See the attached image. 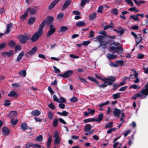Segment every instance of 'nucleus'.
<instances>
[{
    "instance_id": "1",
    "label": "nucleus",
    "mask_w": 148,
    "mask_h": 148,
    "mask_svg": "<svg viewBox=\"0 0 148 148\" xmlns=\"http://www.w3.org/2000/svg\"><path fill=\"white\" fill-rule=\"evenodd\" d=\"M110 41L113 42L110 44V45H114L117 46L116 47H110V51L111 52L112 51H113L112 52V53H123V48L120 43L115 42L114 40H110Z\"/></svg>"
},
{
    "instance_id": "2",
    "label": "nucleus",
    "mask_w": 148,
    "mask_h": 148,
    "mask_svg": "<svg viewBox=\"0 0 148 148\" xmlns=\"http://www.w3.org/2000/svg\"><path fill=\"white\" fill-rule=\"evenodd\" d=\"M43 33L39 31H37L32 36L31 40L32 42H35L38 40L42 35Z\"/></svg>"
},
{
    "instance_id": "3",
    "label": "nucleus",
    "mask_w": 148,
    "mask_h": 148,
    "mask_svg": "<svg viewBox=\"0 0 148 148\" xmlns=\"http://www.w3.org/2000/svg\"><path fill=\"white\" fill-rule=\"evenodd\" d=\"M73 73V71L71 70L67 71L64 72V74H59L58 76H60L64 78H68Z\"/></svg>"
},
{
    "instance_id": "4",
    "label": "nucleus",
    "mask_w": 148,
    "mask_h": 148,
    "mask_svg": "<svg viewBox=\"0 0 148 148\" xmlns=\"http://www.w3.org/2000/svg\"><path fill=\"white\" fill-rule=\"evenodd\" d=\"M28 37L26 35H20L18 36L20 42L21 43H25L27 40Z\"/></svg>"
},
{
    "instance_id": "5",
    "label": "nucleus",
    "mask_w": 148,
    "mask_h": 148,
    "mask_svg": "<svg viewBox=\"0 0 148 148\" xmlns=\"http://www.w3.org/2000/svg\"><path fill=\"white\" fill-rule=\"evenodd\" d=\"M50 29L48 31L47 34V37H49L56 30V29L53 25H50Z\"/></svg>"
},
{
    "instance_id": "6",
    "label": "nucleus",
    "mask_w": 148,
    "mask_h": 148,
    "mask_svg": "<svg viewBox=\"0 0 148 148\" xmlns=\"http://www.w3.org/2000/svg\"><path fill=\"white\" fill-rule=\"evenodd\" d=\"M145 89H142L140 91V92L143 95L147 96L148 95V82L145 85Z\"/></svg>"
},
{
    "instance_id": "7",
    "label": "nucleus",
    "mask_w": 148,
    "mask_h": 148,
    "mask_svg": "<svg viewBox=\"0 0 148 148\" xmlns=\"http://www.w3.org/2000/svg\"><path fill=\"white\" fill-rule=\"evenodd\" d=\"M103 118V114L102 113L99 114L98 115V117L97 118H95V121L98 123H100Z\"/></svg>"
},
{
    "instance_id": "8",
    "label": "nucleus",
    "mask_w": 148,
    "mask_h": 148,
    "mask_svg": "<svg viewBox=\"0 0 148 148\" xmlns=\"http://www.w3.org/2000/svg\"><path fill=\"white\" fill-rule=\"evenodd\" d=\"M107 80L108 82V84L111 85L115 81L116 78L112 76H110L108 78Z\"/></svg>"
},
{
    "instance_id": "9",
    "label": "nucleus",
    "mask_w": 148,
    "mask_h": 148,
    "mask_svg": "<svg viewBox=\"0 0 148 148\" xmlns=\"http://www.w3.org/2000/svg\"><path fill=\"white\" fill-rule=\"evenodd\" d=\"M104 38V36H97V38L98 41L100 42V45H104L105 46V44H103V43L104 42V41H103Z\"/></svg>"
},
{
    "instance_id": "10",
    "label": "nucleus",
    "mask_w": 148,
    "mask_h": 148,
    "mask_svg": "<svg viewBox=\"0 0 148 148\" xmlns=\"http://www.w3.org/2000/svg\"><path fill=\"white\" fill-rule=\"evenodd\" d=\"M46 23V21L45 20H44L41 23L40 26L39 27V29L38 30V31H39L40 32L43 33V28L45 24Z\"/></svg>"
},
{
    "instance_id": "11",
    "label": "nucleus",
    "mask_w": 148,
    "mask_h": 148,
    "mask_svg": "<svg viewBox=\"0 0 148 148\" xmlns=\"http://www.w3.org/2000/svg\"><path fill=\"white\" fill-rule=\"evenodd\" d=\"M113 113L115 116L118 117L121 114V111L115 108L114 109Z\"/></svg>"
},
{
    "instance_id": "12",
    "label": "nucleus",
    "mask_w": 148,
    "mask_h": 148,
    "mask_svg": "<svg viewBox=\"0 0 148 148\" xmlns=\"http://www.w3.org/2000/svg\"><path fill=\"white\" fill-rule=\"evenodd\" d=\"M12 27V23H10L8 24L7 26V29L5 32V34H7L9 33Z\"/></svg>"
},
{
    "instance_id": "13",
    "label": "nucleus",
    "mask_w": 148,
    "mask_h": 148,
    "mask_svg": "<svg viewBox=\"0 0 148 148\" xmlns=\"http://www.w3.org/2000/svg\"><path fill=\"white\" fill-rule=\"evenodd\" d=\"M87 78L89 80L94 82V83L96 84L98 87V86L99 85V82L96 80L95 78L93 77H91L90 76L88 77Z\"/></svg>"
},
{
    "instance_id": "14",
    "label": "nucleus",
    "mask_w": 148,
    "mask_h": 148,
    "mask_svg": "<svg viewBox=\"0 0 148 148\" xmlns=\"http://www.w3.org/2000/svg\"><path fill=\"white\" fill-rule=\"evenodd\" d=\"M92 127V126L90 124H87L85 126L84 130L85 132H89Z\"/></svg>"
},
{
    "instance_id": "15",
    "label": "nucleus",
    "mask_w": 148,
    "mask_h": 148,
    "mask_svg": "<svg viewBox=\"0 0 148 148\" xmlns=\"http://www.w3.org/2000/svg\"><path fill=\"white\" fill-rule=\"evenodd\" d=\"M71 2V0H66L63 5V8L65 9L67 8V7L70 5Z\"/></svg>"
},
{
    "instance_id": "16",
    "label": "nucleus",
    "mask_w": 148,
    "mask_h": 148,
    "mask_svg": "<svg viewBox=\"0 0 148 148\" xmlns=\"http://www.w3.org/2000/svg\"><path fill=\"white\" fill-rule=\"evenodd\" d=\"M107 57L110 60H114L117 58V57L116 55L110 53L107 54Z\"/></svg>"
},
{
    "instance_id": "17",
    "label": "nucleus",
    "mask_w": 148,
    "mask_h": 148,
    "mask_svg": "<svg viewBox=\"0 0 148 148\" xmlns=\"http://www.w3.org/2000/svg\"><path fill=\"white\" fill-rule=\"evenodd\" d=\"M59 0H54L49 5V8H53L55 5L59 1Z\"/></svg>"
},
{
    "instance_id": "18",
    "label": "nucleus",
    "mask_w": 148,
    "mask_h": 148,
    "mask_svg": "<svg viewBox=\"0 0 148 148\" xmlns=\"http://www.w3.org/2000/svg\"><path fill=\"white\" fill-rule=\"evenodd\" d=\"M3 132L5 135H8L10 133V131L7 127H4L3 128Z\"/></svg>"
},
{
    "instance_id": "19",
    "label": "nucleus",
    "mask_w": 148,
    "mask_h": 148,
    "mask_svg": "<svg viewBox=\"0 0 148 148\" xmlns=\"http://www.w3.org/2000/svg\"><path fill=\"white\" fill-rule=\"evenodd\" d=\"M37 50V49L36 47H35L33 48L32 49L28 52V54L30 55H34L35 53L36 52Z\"/></svg>"
},
{
    "instance_id": "20",
    "label": "nucleus",
    "mask_w": 148,
    "mask_h": 148,
    "mask_svg": "<svg viewBox=\"0 0 148 148\" xmlns=\"http://www.w3.org/2000/svg\"><path fill=\"white\" fill-rule=\"evenodd\" d=\"M86 25L85 22L84 21H79L76 23V26L77 27H81L84 26Z\"/></svg>"
},
{
    "instance_id": "21",
    "label": "nucleus",
    "mask_w": 148,
    "mask_h": 148,
    "mask_svg": "<svg viewBox=\"0 0 148 148\" xmlns=\"http://www.w3.org/2000/svg\"><path fill=\"white\" fill-rule=\"evenodd\" d=\"M24 54V51H22L21 52L19 53L16 59V61L17 62H18L20 61L21 59L23 57Z\"/></svg>"
},
{
    "instance_id": "22",
    "label": "nucleus",
    "mask_w": 148,
    "mask_h": 148,
    "mask_svg": "<svg viewBox=\"0 0 148 148\" xmlns=\"http://www.w3.org/2000/svg\"><path fill=\"white\" fill-rule=\"evenodd\" d=\"M68 29V27L65 26H62L60 27L59 32H66Z\"/></svg>"
},
{
    "instance_id": "23",
    "label": "nucleus",
    "mask_w": 148,
    "mask_h": 148,
    "mask_svg": "<svg viewBox=\"0 0 148 148\" xmlns=\"http://www.w3.org/2000/svg\"><path fill=\"white\" fill-rule=\"evenodd\" d=\"M54 18L53 17L49 16L47 18L46 22L48 23H51L53 21Z\"/></svg>"
},
{
    "instance_id": "24",
    "label": "nucleus",
    "mask_w": 148,
    "mask_h": 148,
    "mask_svg": "<svg viewBox=\"0 0 148 148\" xmlns=\"http://www.w3.org/2000/svg\"><path fill=\"white\" fill-rule=\"evenodd\" d=\"M40 114V112L38 110H34L31 112L32 116H38Z\"/></svg>"
},
{
    "instance_id": "25",
    "label": "nucleus",
    "mask_w": 148,
    "mask_h": 148,
    "mask_svg": "<svg viewBox=\"0 0 148 148\" xmlns=\"http://www.w3.org/2000/svg\"><path fill=\"white\" fill-rule=\"evenodd\" d=\"M133 1L135 4L138 6H140L141 4L144 3L145 2V1H138L137 0H133Z\"/></svg>"
},
{
    "instance_id": "26",
    "label": "nucleus",
    "mask_w": 148,
    "mask_h": 148,
    "mask_svg": "<svg viewBox=\"0 0 148 148\" xmlns=\"http://www.w3.org/2000/svg\"><path fill=\"white\" fill-rule=\"evenodd\" d=\"M52 140V136L50 135L47 140V148H49L51 144Z\"/></svg>"
},
{
    "instance_id": "27",
    "label": "nucleus",
    "mask_w": 148,
    "mask_h": 148,
    "mask_svg": "<svg viewBox=\"0 0 148 148\" xmlns=\"http://www.w3.org/2000/svg\"><path fill=\"white\" fill-rule=\"evenodd\" d=\"M17 115V112L16 111H11L9 114V116L10 117H14L16 116Z\"/></svg>"
},
{
    "instance_id": "28",
    "label": "nucleus",
    "mask_w": 148,
    "mask_h": 148,
    "mask_svg": "<svg viewBox=\"0 0 148 148\" xmlns=\"http://www.w3.org/2000/svg\"><path fill=\"white\" fill-rule=\"evenodd\" d=\"M21 128L22 130H25L27 129L28 126L26 123H22L21 126Z\"/></svg>"
},
{
    "instance_id": "29",
    "label": "nucleus",
    "mask_w": 148,
    "mask_h": 148,
    "mask_svg": "<svg viewBox=\"0 0 148 148\" xmlns=\"http://www.w3.org/2000/svg\"><path fill=\"white\" fill-rule=\"evenodd\" d=\"M97 13L96 12H94L93 14H90L89 16V20H93L95 19L96 18V16Z\"/></svg>"
},
{
    "instance_id": "30",
    "label": "nucleus",
    "mask_w": 148,
    "mask_h": 148,
    "mask_svg": "<svg viewBox=\"0 0 148 148\" xmlns=\"http://www.w3.org/2000/svg\"><path fill=\"white\" fill-rule=\"evenodd\" d=\"M116 36L115 35H114L113 36H107H107H106V37H107L108 38L110 39V40H108V41H109L106 43L107 44H109L110 45V44L111 43H112V42H110V40H112V39H115V38H116Z\"/></svg>"
},
{
    "instance_id": "31",
    "label": "nucleus",
    "mask_w": 148,
    "mask_h": 148,
    "mask_svg": "<svg viewBox=\"0 0 148 148\" xmlns=\"http://www.w3.org/2000/svg\"><path fill=\"white\" fill-rule=\"evenodd\" d=\"M36 18L33 17H31L28 20V23L29 24H32L34 22Z\"/></svg>"
},
{
    "instance_id": "32",
    "label": "nucleus",
    "mask_w": 148,
    "mask_h": 148,
    "mask_svg": "<svg viewBox=\"0 0 148 148\" xmlns=\"http://www.w3.org/2000/svg\"><path fill=\"white\" fill-rule=\"evenodd\" d=\"M115 63L118 65H120L121 66H123L124 60H117L115 61Z\"/></svg>"
},
{
    "instance_id": "33",
    "label": "nucleus",
    "mask_w": 148,
    "mask_h": 148,
    "mask_svg": "<svg viewBox=\"0 0 148 148\" xmlns=\"http://www.w3.org/2000/svg\"><path fill=\"white\" fill-rule=\"evenodd\" d=\"M143 95L140 94L139 92H138L136 94H134L133 95L132 97V99H136L137 97H141Z\"/></svg>"
},
{
    "instance_id": "34",
    "label": "nucleus",
    "mask_w": 148,
    "mask_h": 148,
    "mask_svg": "<svg viewBox=\"0 0 148 148\" xmlns=\"http://www.w3.org/2000/svg\"><path fill=\"white\" fill-rule=\"evenodd\" d=\"M114 26V24L112 23H110V24L104 27L103 30H106L109 28L112 27Z\"/></svg>"
},
{
    "instance_id": "35",
    "label": "nucleus",
    "mask_w": 148,
    "mask_h": 148,
    "mask_svg": "<svg viewBox=\"0 0 148 148\" xmlns=\"http://www.w3.org/2000/svg\"><path fill=\"white\" fill-rule=\"evenodd\" d=\"M135 41L137 40L141 42L143 40L142 37L140 34H138L137 36V37L135 38Z\"/></svg>"
},
{
    "instance_id": "36",
    "label": "nucleus",
    "mask_w": 148,
    "mask_h": 148,
    "mask_svg": "<svg viewBox=\"0 0 148 148\" xmlns=\"http://www.w3.org/2000/svg\"><path fill=\"white\" fill-rule=\"evenodd\" d=\"M94 121H95V119H94V118H88L84 119L83 120V121L85 123H88Z\"/></svg>"
},
{
    "instance_id": "37",
    "label": "nucleus",
    "mask_w": 148,
    "mask_h": 148,
    "mask_svg": "<svg viewBox=\"0 0 148 148\" xmlns=\"http://www.w3.org/2000/svg\"><path fill=\"white\" fill-rule=\"evenodd\" d=\"M64 14L63 13H61L58 14L57 16V19L58 20H61L64 16Z\"/></svg>"
},
{
    "instance_id": "38",
    "label": "nucleus",
    "mask_w": 148,
    "mask_h": 148,
    "mask_svg": "<svg viewBox=\"0 0 148 148\" xmlns=\"http://www.w3.org/2000/svg\"><path fill=\"white\" fill-rule=\"evenodd\" d=\"M17 95V94L14 91H12L10 92V93L8 95L9 97H13L16 96Z\"/></svg>"
},
{
    "instance_id": "39",
    "label": "nucleus",
    "mask_w": 148,
    "mask_h": 148,
    "mask_svg": "<svg viewBox=\"0 0 148 148\" xmlns=\"http://www.w3.org/2000/svg\"><path fill=\"white\" fill-rule=\"evenodd\" d=\"M90 0H82L81 2V6L82 7L84 6L85 5L86 3H88Z\"/></svg>"
},
{
    "instance_id": "40",
    "label": "nucleus",
    "mask_w": 148,
    "mask_h": 148,
    "mask_svg": "<svg viewBox=\"0 0 148 148\" xmlns=\"http://www.w3.org/2000/svg\"><path fill=\"white\" fill-rule=\"evenodd\" d=\"M120 93H117L116 94H114L112 95V96L113 97L114 99H117L120 97Z\"/></svg>"
},
{
    "instance_id": "41",
    "label": "nucleus",
    "mask_w": 148,
    "mask_h": 148,
    "mask_svg": "<svg viewBox=\"0 0 148 148\" xmlns=\"http://www.w3.org/2000/svg\"><path fill=\"white\" fill-rule=\"evenodd\" d=\"M19 74L20 75L25 77L26 75V71L25 70L21 71L19 72Z\"/></svg>"
},
{
    "instance_id": "42",
    "label": "nucleus",
    "mask_w": 148,
    "mask_h": 148,
    "mask_svg": "<svg viewBox=\"0 0 148 148\" xmlns=\"http://www.w3.org/2000/svg\"><path fill=\"white\" fill-rule=\"evenodd\" d=\"M60 140L61 139L60 137L55 138L54 141V144L59 145L60 143Z\"/></svg>"
},
{
    "instance_id": "43",
    "label": "nucleus",
    "mask_w": 148,
    "mask_h": 148,
    "mask_svg": "<svg viewBox=\"0 0 148 148\" xmlns=\"http://www.w3.org/2000/svg\"><path fill=\"white\" fill-rule=\"evenodd\" d=\"M28 12H27L21 17V20H23L26 19L28 16Z\"/></svg>"
},
{
    "instance_id": "44",
    "label": "nucleus",
    "mask_w": 148,
    "mask_h": 148,
    "mask_svg": "<svg viewBox=\"0 0 148 148\" xmlns=\"http://www.w3.org/2000/svg\"><path fill=\"white\" fill-rule=\"evenodd\" d=\"M113 122H110L109 123L106 125L105 126V128L107 129L112 127L113 126Z\"/></svg>"
},
{
    "instance_id": "45",
    "label": "nucleus",
    "mask_w": 148,
    "mask_h": 148,
    "mask_svg": "<svg viewBox=\"0 0 148 148\" xmlns=\"http://www.w3.org/2000/svg\"><path fill=\"white\" fill-rule=\"evenodd\" d=\"M118 28L119 29H121L120 30H119V32L118 33H119L120 35H122L125 31V30L123 27H118Z\"/></svg>"
},
{
    "instance_id": "46",
    "label": "nucleus",
    "mask_w": 148,
    "mask_h": 148,
    "mask_svg": "<svg viewBox=\"0 0 148 148\" xmlns=\"http://www.w3.org/2000/svg\"><path fill=\"white\" fill-rule=\"evenodd\" d=\"M125 2L131 6H133L134 5L132 0H125Z\"/></svg>"
},
{
    "instance_id": "47",
    "label": "nucleus",
    "mask_w": 148,
    "mask_h": 148,
    "mask_svg": "<svg viewBox=\"0 0 148 148\" xmlns=\"http://www.w3.org/2000/svg\"><path fill=\"white\" fill-rule=\"evenodd\" d=\"M88 111L89 114H90L92 115H93L94 114L95 110L94 109H91L89 108H88Z\"/></svg>"
},
{
    "instance_id": "48",
    "label": "nucleus",
    "mask_w": 148,
    "mask_h": 148,
    "mask_svg": "<svg viewBox=\"0 0 148 148\" xmlns=\"http://www.w3.org/2000/svg\"><path fill=\"white\" fill-rule=\"evenodd\" d=\"M78 78L85 85H87L88 83L87 81H86L85 79L79 77H78Z\"/></svg>"
},
{
    "instance_id": "49",
    "label": "nucleus",
    "mask_w": 148,
    "mask_h": 148,
    "mask_svg": "<svg viewBox=\"0 0 148 148\" xmlns=\"http://www.w3.org/2000/svg\"><path fill=\"white\" fill-rule=\"evenodd\" d=\"M43 137L41 135H39L36 138V140L37 141L40 142L42 140Z\"/></svg>"
},
{
    "instance_id": "50",
    "label": "nucleus",
    "mask_w": 148,
    "mask_h": 148,
    "mask_svg": "<svg viewBox=\"0 0 148 148\" xmlns=\"http://www.w3.org/2000/svg\"><path fill=\"white\" fill-rule=\"evenodd\" d=\"M8 45L9 46L12 47L16 45L15 42L13 41H11L8 43Z\"/></svg>"
},
{
    "instance_id": "51",
    "label": "nucleus",
    "mask_w": 148,
    "mask_h": 148,
    "mask_svg": "<svg viewBox=\"0 0 148 148\" xmlns=\"http://www.w3.org/2000/svg\"><path fill=\"white\" fill-rule=\"evenodd\" d=\"M113 88L112 90L114 91L117 89L118 87L120 86L119 84H113Z\"/></svg>"
},
{
    "instance_id": "52",
    "label": "nucleus",
    "mask_w": 148,
    "mask_h": 148,
    "mask_svg": "<svg viewBox=\"0 0 148 148\" xmlns=\"http://www.w3.org/2000/svg\"><path fill=\"white\" fill-rule=\"evenodd\" d=\"M49 107L52 110H54L55 109V106L53 105V103L51 102L49 105Z\"/></svg>"
},
{
    "instance_id": "53",
    "label": "nucleus",
    "mask_w": 148,
    "mask_h": 148,
    "mask_svg": "<svg viewBox=\"0 0 148 148\" xmlns=\"http://www.w3.org/2000/svg\"><path fill=\"white\" fill-rule=\"evenodd\" d=\"M10 101L8 100H5L4 102V104L5 106H9L10 105Z\"/></svg>"
},
{
    "instance_id": "54",
    "label": "nucleus",
    "mask_w": 148,
    "mask_h": 148,
    "mask_svg": "<svg viewBox=\"0 0 148 148\" xmlns=\"http://www.w3.org/2000/svg\"><path fill=\"white\" fill-rule=\"evenodd\" d=\"M58 119L56 118L54 119V120L53 121V126L56 127L58 125Z\"/></svg>"
},
{
    "instance_id": "55",
    "label": "nucleus",
    "mask_w": 148,
    "mask_h": 148,
    "mask_svg": "<svg viewBox=\"0 0 148 148\" xmlns=\"http://www.w3.org/2000/svg\"><path fill=\"white\" fill-rule=\"evenodd\" d=\"M53 137L55 138L59 137V133L57 131H55Z\"/></svg>"
},
{
    "instance_id": "56",
    "label": "nucleus",
    "mask_w": 148,
    "mask_h": 148,
    "mask_svg": "<svg viewBox=\"0 0 148 148\" xmlns=\"http://www.w3.org/2000/svg\"><path fill=\"white\" fill-rule=\"evenodd\" d=\"M111 13L112 14L116 16L118 14V10H112V11L111 12Z\"/></svg>"
},
{
    "instance_id": "57",
    "label": "nucleus",
    "mask_w": 148,
    "mask_h": 148,
    "mask_svg": "<svg viewBox=\"0 0 148 148\" xmlns=\"http://www.w3.org/2000/svg\"><path fill=\"white\" fill-rule=\"evenodd\" d=\"M21 49V45H18L15 47V52H17L18 51H20Z\"/></svg>"
},
{
    "instance_id": "58",
    "label": "nucleus",
    "mask_w": 148,
    "mask_h": 148,
    "mask_svg": "<svg viewBox=\"0 0 148 148\" xmlns=\"http://www.w3.org/2000/svg\"><path fill=\"white\" fill-rule=\"evenodd\" d=\"M34 144L32 143H27L26 145V147L27 148H29L32 146H33Z\"/></svg>"
},
{
    "instance_id": "59",
    "label": "nucleus",
    "mask_w": 148,
    "mask_h": 148,
    "mask_svg": "<svg viewBox=\"0 0 148 148\" xmlns=\"http://www.w3.org/2000/svg\"><path fill=\"white\" fill-rule=\"evenodd\" d=\"M90 43V41L89 40L84 41L82 43L83 45L87 46Z\"/></svg>"
},
{
    "instance_id": "60",
    "label": "nucleus",
    "mask_w": 148,
    "mask_h": 148,
    "mask_svg": "<svg viewBox=\"0 0 148 148\" xmlns=\"http://www.w3.org/2000/svg\"><path fill=\"white\" fill-rule=\"evenodd\" d=\"M53 99L54 101H56L58 103L60 102V101H59V100L56 95H53Z\"/></svg>"
},
{
    "instance_id": "61",
    "label": "nucleus",
    "mask_w": 148,
    "mask_h": 148,
    "mask_svg": "<svg viewBox=\"0 0 148 148\" xmlns=\"http://www.w3.org/2000/svg\"><path fill=\"white\" fill-rule=\"evenodd\" d=\"M6 44L5 42H3L0 44V49L4 48L6 46Z\"/></svg>"
},
{
    "instance_id": "62",
    "label": "nucleus",
    "mask_w": 148,
    "mask_h": 148,
    "mask_svg": "<svg viewBox=\"0 0 148 148\" xmlns=\"http://www.w3.org/2000/svg\"><path fill=\"white\" fill-rule=\"evenodd\" d=\"M130 18H131L133 19L135 21H138V16H137V15H133V16H130Z\"/></svg>"
},
{
    "instance_id": "63",
    "label": "nucleus",
    "mask_w": 148,
    "mask_h": 148,
    "mask_svg": "<svg viewBox=\"0 0 148 148\" xmlns=\"http://www.w3.org/2000/svg\"><path fill=\"white\" fill-rule=\"evenodd\" d=\"M14 53V51L12 50H10L8 52V57H9L12 56Z\"/></svg>"
},
{
    "instance_id": "64",
    "label": "nucleus",
    "mask_w": 148,
    "mask_h": 148,
    "mask_svg": "<svg viewBox=\"0 0 148 148\" xmlns=\"http://www.w3.org/2000/svg\"><path fill=\"white\" fill-rule=\"evenodd\" d=\"M59 99V101H60V102L65 103L66 101V99L62 97H60Z\"/></svg>"
}]
</instances>
